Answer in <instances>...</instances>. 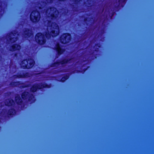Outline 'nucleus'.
I'll list each match as a JSON object with an SVG mask.
<instances>
[{"label": "nucleus", "mask_w": 154, "mask_h": 154, "mask_svg": "<svg viewBox=\"0 0 154 154\" xmlns=\"http://www.w3.org/2000/svg\"><path fill=\"white\" fill-rule=\"evenodd\" d=\"M47 20L45 24L47 25V32L45 36L49 38L51 36L55 37L59 33V28L55 21L57 20L59 12L55 8H51L45 11Z\"/></svg>", "instance_id": "obj_1"}, {"label": "nucleus", "mask_w": 154, "mask_h": 154, "mask_svg": "<svg viewBox=\"0 0 154 154\" xmlns=\"http://www.w3.org/2000/svg\"><path fill=\"white\" fill-rule=\"evenodd\" d=\"M34 63L33 60L30 59L27 61L26 60L23 61L20 63V65L23 68L29 69L32 67Z\"/></svg>", "instance_id": "obj_2"}, {"label": "nucleus", "mask_w": 154, "mask_h": 154, "mask_svg": "<svg viewBox=\"0 0 154 154\" xmlns=\"http://www.w3.org/2000/svg\"><path fill=\"white\" fill-rule=\"evenodd\" d=\"M36 41L39 44L42 45L46 41L45 36L41 33H38L35 37Z\"/></svg>", "instance_id": "obj_3"}, {"label": "nucleus", "mask_w": 154, "mask_h": 154, "mask_svg": "<svg viewBox=\"0 0 154 154\" xmlns=\"http://www.w3.org/2000/svg\"><path fill=\"white\" fill-rule=\"evenodd\" d=\"M30 19L34 22L38 21L40 18L39 13L37 11H35L32 13L30 15Z\"/></svg>", "instance_id": "obj_4"}, {"label": "nucleus", "mask_w": 154, "mask_h": 154, "mask_svg": "<svg viewBox=\"0 0 154 154\" xmlns=\"http://www.w3.org/2000/svg\"><path fill=\"white\" fill-rule=\"evenodd\" d=\"M71 39L70 35L68 34H64L60 38L61 43L66 44L69 42Z\"/></svg>", "instance_id": "obj_5"}, {"label": "nucleus", "mask_w": 154, "mask_h": 154, "mask_svg": "<svg viewBox=\"0 0 154 154\" xmlns=\"http://www.w3.org/2000/svg\"><path fill=\"white\" fill-rule=\"evenodd\" d=\"M18 34L16 31H14V33H12L8 35L7 37L8 40L11 42H13L17 40V35Z\"/></svg>", "instance_id": "obj_6"}, {"label": "nucleus", "mask_w": 154, "mask_h": 154, "mask_svg": "<svg viewBox=\"0 0 154 154\" xmlns=\"http://www.w3.org/2000/svg\"><path fill=\"white\" fill-rule=\"evenodd\" d=\"M39 85L38 84H34L31 88V90L32 92H35L36 91L37 89H40L43 88L47 87V85L45 84H41Z\"/></svg>", "instance_id": "obj_7"}, {"label": "nucleus", "mask_w": 154, "mask_h": 154, "mask_svg": "<svg viewBox=\"0 0 154 154\" xmlns=\"http://www.w3.org/2000/svg\"><path fill=\"white\" fill-rule=\"evenodd\" d=\"M73 59H71L69 60L67 59H65L63 61H59L56 63H54L52 66L53 67H57L59 66H62L64 64L66 63H70L73 61Z\"/></svg>", "instance_id": "obj_8"}, {"label": "nucleus", "mask_w": 154, "mask_h": 154, "mask_svg": "<svg viewBox=\"0 0 154 154\" xmlns=\"http://www.w3.org/2000/svg\"><path fill=\"white\" fill-rule=\"evenodd\" d=\"M22 98L23 99H26L27 98L29 99V100H31V99L33 100H34V96L32 94L30 95V96L29 95L28 93L25 92L23 93L22 95Z\"/></svg>", "instance_id": "obj_9"}, {"label": "nucleus", "mask_w": 154, "mask_h": 154, "mask_svg": "<svg viewBox=\"0 0 154 154\" xmlns=\"http://www.w3.org/2000/svg\"><path fill=\"white\" fill-rule=\"evenodd\" d=\"M55 49L57 51L59 55L62 54L64 51V49L60 45L59 43H57L55 47Z\"/></svg>", "instance_id": "obj_10"}, {"label": "nucleus", "mask_w": 154, "mask_h": 154, "mask_svg": "<svg viewBox=\"0 0 154 154\" xmlns=\"http://www.w3.org/2000/svg\"><path fill=\"white\" fill-rule=\"evenodd\" d=\"M24 35L25 37H33L32 31L28 29L24 31Z\"/></svg>", "instance_id": "obj_11"}, {"label": "nucleus", "mask_w": 154, "mask_h": 154, "mask_svg": "<svg viewBox=\"0 0 154 154\" xmlns=\"http://www.w3.org/2000/svg\"><path fill=\"white\" fill-rule=\"evenodd\" d=\"M21 48L20 46L18 45H13L10 49L11 51H14L16 50H19Z\"/></svg>", "instance_id": "obj_12"}, {"label": "nucleus", "mask_w": 154, "mask_h": 154, "mask_svg": "<svg viewBox=\"0 0 154 154\" xmlns=\"http://www.w3.org/2000/svg\"><path fill=\"white\" fill-rule=\"evenodd\" d=\"M15 102L18 104H20L22 103V100L21 99L20 96L17 95L15 97Z\"/></svg>", "instance_id": "obj_13"}, {"label": "nucleus", "mask_w": 154, "mask_h": 154, "mask_svg": "<svg viewBox=\"0 0 154 154\" xmlns=\"http://www.w3.org/2000/svg\"><path fill=\"white\" fill-rule=\"evenodd\" d=\"M14 104V102L11 99H8L5 102L6 105L11 106Z\"/></svg>", "instance_id": "obj_14"}, {"label": "nucleus", "mask_w": 154, "mask_h": 154, "mask_svg": "<svg viewBox=\"0 0 154 154\" xmlns=\"http://www.w3.org/2000/svg\"><path fill=\"white\" fill-rule=\"evenodd\" d=\"M15 113V111L14 109H12L8 113V115H12Z\"/></svg>", "instance_id": "obj_15"}, {"label": "nucleus", "mask_w": 154, "mask_h": 154, "mask_svg": "<svg viewBox=\"0 0 154 154\" xmlns=\"http://www.w3.org/2000/svg\"><path fill=\"white\" fill-rule=\"evenodd\" d=\"M28 73H27V74H26L25 75H19L18 77L19 78L26 77L28 76Z\"/></svg>", "instance_id": "obj_16"}, {"label": "nucleus", "mask_w": 154, "mask_h": 154, "mask_svg": "<svg viewBox=\"0 0 154 154\" xmlns=\"http://www.w3.org/2000/svg\"><path fill=\"white\" fill-rule=\"evenodd\" d=\"M47 3H51L53 0H46Z\"/></svg>", "instance_id": "obj_17"}, {"label": "nucleus", "mask_w": 154, "mask_h": 154, "mask_svg": "<svg viewBox=\"0 0 154 154\" xmlns=\"http://www.w3.org/2000/svg\"><path fill=\"white\" fill-rule=\"evenodd\" d=\"M45 8V7H42H42H39V9H43V8Z\"/></svg>", "instance_id": "obj_18"}, {"label": "nucleus", "mask_w": 154, "mask_h": 154, "mask_svg": "<svg viewBox=\"0 0 154 154\" xmlns=\"http://www.w3.org/2000/svg\"><path fill=\"white\" fill-rule=\"evenodd\" d=\"M39 76H44V75H39Z\"/></svg>", "instance_id": "obj_19"}, {"label": "nucleus", "mask_w": 154, "mask_h": 154, "mask_svg": "<svg viewBox=\"0 0 154 154\" xmlns=\"http://www.w3.org/2000/svg\"><path fill=\"white\" fill-rule=\"evenodd\" d=\"M29 85H26V86H25V87H29Z\"/></svg>", "instance_id": "obj_20"}, {"label": "nucleus", "mask_w": 154, "mask_h": 154, "mask_svg": "<svg viewBox=\"0 0 154 154\" xmlns=\"http://www.w3.org/2000/svg\"><path fill=\"white\" fill-rule=\"evenodd\" d=\"M43 4H44V6H45V5H46V3H43Z\"/></svg>", "instance_id": "obj_21"}, {"label": "nucleus", "mask_w": 154, "mask_h": 154, "mask_svg": "<svg viewBox=\"0 0 154 154\" xmlns=\"http://www.w3.org/2000/svg\"><path fill=\"white\" fill-rule=\"evenodd\" d=\"M63 79H62V81H64V80H63Z\"/></svg>", "instance_id": "obj_22"}, {"label": "nucleus", "mask_w": 154, "mask_h": 154, "mask_svg": "<svg viewBox=\"0 0 154 154\" xmlns=\"http://www.w3.org/2000/svg\"><path fill=\"white\" fill-rule=\"evenodd\" d=\"M119 2V0L118 2Z\"/></svg>", "instance_id": "obj_23"}]
</instances>
